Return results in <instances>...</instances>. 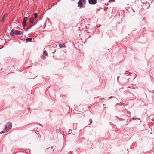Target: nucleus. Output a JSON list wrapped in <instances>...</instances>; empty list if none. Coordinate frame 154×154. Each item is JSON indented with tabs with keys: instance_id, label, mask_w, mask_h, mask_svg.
<instances>
[{
	"instance_id": "6e6552de",
	"label": "nucleus",
	"mask_w": 154,
	"mask_h": 154,
	"mask_svg": "<svg viewBox=\"0 0 154 154\" xmlns=\"http://www.w3.org/2000/svg\"><path fill=\"white\" fill-rule=\"evenodd\" d=\"M26 40L27 42H31L32 41V39L31 38H26Z\"/></svg>"
},
{
	"instance_id": "dca6fc26",
	"label": "nucleus",
	"mask_w": 154,
	"mask_h": 154,
	"mask_svg": "<svg viewBox=\"0 0 154 154\" xmlns=\"http://www.w3.org/2000/svg\"><path fill=\"white\" fill-rule=\"evenodd\" d=\"M114 0H109V2H112L114 1Z\"/></svg>"
},
{
	"instance_id": "412c9836",
	"label": "nucleus",
	"mask_w": 154,
	"mask_h": 154,
	"mask_svg": "<svg viewBox=\"0 0 154 154\" xmlns=\"http://www.w3.org/2000/svg\"><path fill=\"white\" fill-rule=\"evenodd\" d=\"M25 28H26V29H27V28H25Z\"/></svg>"
},
{
	"instance_id": "aec40b11",
	"label": "nucleus",
	"mask_w": 154,
	"mask_h": 154,
	"mask_svg": "<svg viewBox=\"0 0 154 154\" xmlns=\"http://www.w3.org/2000/svg\"><path fill=\"white\" fill-rule=\"evenodd\" d=\"M56 131L57 132H59V130L58 129H57L56 130Z\"/></svg>"
},
{
	"instance_id": "ddd939ff",
	"label": "nucleus",
	"mask_w": 154,
	"mask_h": 154,
	"mask_svg": "<svg viewBox=\"0 0 154 154\" xmlns=\"http://www.w3.org/2000/svg\"><path fill=\"white\" fill-rule=\"evenodd\" d=\"M34 15L35 17V18H36L37 17V14L36 13H34Z\"/></svg>"
},
{
	"instance_id": "a211bd4d",
	"label": "nucleus",
	"mask_w": 154,
	"mask_h": 154,
	"mask_svg": "<svg viewBox=\"0 0 154 154\" xmlns=\"http://www.w3.org/2000/svg\"><path fill=\"white\" fill-rule=\"evenodd\" d=\"M54 151V149H53L52 150H51V151H50V152H53Z\"/></svg>"
},
{
	"instance_id": "1a4fd4ad",
	"label": "nucleus",
	"mask_w": 154,
	"mask_h": 154,
	"mask_svg": "<svg viewBox=\"0 0 154 154\" xmlns=\"http://www.w3.org/2000/svg\"><path fill=\"white\" fill-rule=\"evenodd\" d=\"M34 18L33 17H31L30 19V22L31 23H33L34 20Z\"/></svg>"
},
{
	"instance_id": "4468645a",
	"label": "nucleus",
	"mask_w": 154,
	"mask_h": 154,
	"mask_svg": "<svg viewBox=\"0 0 154 154\" xmlns=\"http://www.w3.org/2000/svg\"><path fill=\"white\" fill-rule=\"evenodd\" d=\"M5 20V18L3 17V18H2V20H1V21L2 22H3Z\"/></svg>"
},
{
	"instance_id": "7ed1b4c3",
	"label": "nucleus",
	"mask_w": 154,
	"mask_h": 154,
	"mask_svg": "<svg viewBox=\"0 0 154 154\" xmlns=\"http://www.w3.org/2000/svg\"><path fill=\"white\" fill-rule=\"evenodd\" d=\"M12 123L11 122H10L7 123L5 125V128L4 129V131L8 132V131L10 130L12 127Z\"/></svg>"
},
{
	"instance_id": "9b49d317",
	"label": "nucleus",
	"mask_w": 154,
	"mask_h": 154,
	"mask_svg": "<svg viewBox=\"0 0 154 154\" xmlns=\"http://www.w3.org/2000/svg\"><path fill=\"white\" fill-rule=\"evenodd\" d=\"M33 25H32L30 26L29 27H27V29H26V28H25V27L24 28H23V29H24V30L27 31L28 30H29V29L31 27H32V26H33Z\"/></svg>"
},
{
	"instance_id": "39448f33",
	"label": "nucleus",
	"mask_w": 154,
	"mask_h": 154,
	"mask_svg": "<svg viewBox=\"0 0 154 154\" xmlns=\"http://www.w3.org/2000/svg\"><path fill=\"white\" fill-rule=\"evenodd\" d=\"M27 17H24L23 18V22L22 23V25L23 26V28H24L25 27L26 25V21L27 20Z\"/></svg>"
},
{
	"instance_id": "9d476101",
	"label": "nucleus",
	"mask_w": 154,
	"mask_h": 154,
	"mask_svg": "<svg viewBox=\"0 0 154 154\" xmlns=\"http://www.w3.org/2000/svg\"><path fill=\"white\" fill-rule=\"evenodd\" d=\"M54 147V146H52L51 147H49V148H47L46 151L47 152H49V150H50V149H52Z\"/></svg>"
},
{
	"instance_id": "0eeeda50",
	"label": "nucleus",
	"mask_w": 154,
	"mask_h": 154,
	"mask_svg": "<svg viewBox=\"0 0 154 154\" xmlns=\"http://www.w3.org/2000/svg\"><path fill=\"white\" fill-rule=\"evenodd\" d=\"M58 45H59V47L60 48H65L66 47L64 43L62 44L61 43L59 42V43Z\"/></svg>"
},
{
	"instance_id": "f8f14e48",
	"label": "nucleus",
	"mask_w": 154,
	"mask_h": 154,
	"mask_svg": "<svg viewBox=\"0 0 154 154\" xmlns=\"http://www.w3.org/2000/svg\"><path fill=\"white\" fill-rule=\"evenodd\" d=\"M43 54L46 56H48V55L47 52L45 50H44Z\"/></svg>"
},
{
	"instance_id": "f03ea898",
	"label": "nucleus",
	"mask_w": 154,
	"mask_h": 154,
	"mask_svg": "<svg viewBox=\"0 0 154 154\" xmlns=\"http://www.w3.org/2000/svg\"><path fill=\"white\" fill-rule=\"evenodd\" d=\"M86 2V0H79L78 3V7L80 8H84Z\"/></svg>"
},
{
	"instance_id": "2eb2a0df",
	"label": "nucleus",
	"mask_w": 154,
	"mask_h": 154,
	"mask_svg": "<svg viewBox=\"0 0 154 154\" xmlns=\"http://www.w3.org/2000/svg\"><path fill=\"white\" fill-rule=\"evenodd\" d=\"M90 123L89 124V125L90 124H91L92 122V120L91 119H90Z\"/></svg>"
},
{
	"instance_id": "423d86ee",
	"label": "nucleus",
	"mask_w": 154,
	"mask_h": 154,
	"mask_svg": "<svg viewBox=\"0 0 154 154\" xmlns=\"http://www.w3.org/2000/svg\"><path fill=\"white\" fill-rule=\"evenodd\" d=\"M89 3L90 4L94 5L97 3V0H88Z\"/></svg>"
},
{
	"instance_id": "f3484780",
	"label": "nucleus",
	"mask_w": 154,
	"mask_h": 154,
	"mask_svg": "<svg viewBox=\"0 0 154 154\" xmlns=\"http://www.w3.org/2000/svg\"><path fill=\"white\" fill-rule=\"evenodd\" d=\"M5 131H2V132H0V134H2V133H3L4 132H5Z\"/></svg>"
},
{
	"instance_id": "f257e3e1",
	"label": "nucleus",
	"mask_w": 154,
	"mask_h": 154,
	"mask_svg": "<svg viewBox=\"0 0 154 154\" xmlns=\"http://www.w3.org/2000/svg\"><path fill=\"white\" fill-rule=\"evenodd\" d=\"M10 34L12 36H14L15 35H23L22 32L18 30H15L13 29L10 32Z\"/></svg>"
},
{
	"instance_id": "6ab92c4d",
	"label": "nucleus",
	"mask_w": 154,
	"mask_h": 154,
	"mask_svg": "<svg viewBox=\"0 0 154 154\" xmlns=\"http://www.w3.org/2000/svg\"><path fill=\"white\" fill-rule=\"evenodd\" d=\"M70 130H71V131H72V130H69V131H68V132H69V133L68 134H70L71 133V132H70Z\"/></svg>"
},
{
	"instance_id": "4be33fe9",
	"label": "nucleus",
	"mask_w": 154,
	"mask_h": 154,
	"mask_svg": "<svg viewBox=\"0 0 154 154\" xmlns=\"http://www.w3.org/2000/svg\"><path fill=\"white\" fill-rule=\"evenodd\" d=\"M112 97H110V98H112Z\"/></svg>"
},
{
	"instance_id": "20e7f679",
	"label": "nucleus",
	"mask_w": 154,
	"mask_h": 154,
	"mask_svg": "<svg viewBox=\"0 0 154 154\" xmlns=\"http://www.w3.org/2000/svg\"><path fill=\"white\" fill-rule=\"evenodd\" d=\"M127 89H129L127 91L130 93H131V92L133 91L132 89H138V87L136 86L135 85H131L130 86L127 87Z\"/></svg>"
}]
</instances>
